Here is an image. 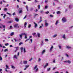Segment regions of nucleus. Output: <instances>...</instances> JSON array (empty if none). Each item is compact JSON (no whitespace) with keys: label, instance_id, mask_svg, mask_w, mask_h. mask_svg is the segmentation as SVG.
Segmentation results:
<instances>
[{"label":"nucleus","instance_id":"55","mask_svg":"<svg viewBox=\"0 0 73 73\" xmlns=\"http://www.w3.org/2000/svg\"><path fill=\"white\" fill-rule=\"evenodd\" d=\"M34 51H35V50H36V47H35L34 48Z\"/></svg>","mask_w":73,"mask_h":73},{"label":"nucleus","instance_id":"8","mask_svg":"<svg viewBox=\"0 0 73 73\" xmlns=\"http://www.w3.org/2000/svg\"><path fill=\"white\" fill-rule=\"evenodd\" d=\"M33 23L35 25V28H36V27H37V23H36L35 22H33Z\"/></svg>","mask_w":73,"mask_h":73},{"label":"nucleus","instance_id":"24","mask_svg":"<svg viewBox=\"0 0 73 73\" xmlns=\"http://www.w3.org/2000/svg\"><path fill=\"white\" fill-rule=\"evenodd\" d=\"M25 67L26 68H28L29 66V65H27L25 66Z\"/></svg>","mask_w":73,"mask_h":73},{"label":"nucleus","instance_id":"18","mask_svg":"<svg viewBox=\"0 0 73 73\" xmlns=\"http://www.w3.org/2000/svg\"><path fill=\"white\" fill-rule=\"evenodd\" d=\"M12 21H9L7 22V23H8L9 24H11L12 23Z\"/></svg>","mask_w":73,"mask_h":73},{"label":"nucleus","instance_id":"39","mask_svg":"<svg viewBox=\"0 0 73 73\" xmlns=\"http://www.w3.org/2000/svg\"><path fill=\"white\" fill-rule=\"evenodd\" d=\"M4 11H7V8H4Z\"/></svg>","mask_w":73,"mask_h":73},{"label":"nucleus","instance_id":"44","mask_svg":"<svg viewBox=\"0 0 73 73\" xmlns=\"http://www.w3.org/2000/svg\"><path fill=\"white\" fill-rule=\"evenodd\" d=\"M31 27V25H29L28 26V28H29Z\"/></svg>","mask_w":73,"mask_h":73},{"label":"nucleus","instance_id":"34","mask_svg":"<svg viewBox=\"0 0 73 73\" xmlns=\"http://www.w3.org/2000/svg\"><path fill=\"white\" fill-rule=\"evenodd\" d=\"M26 8L27 11H28V7L27 5L26 6Z\"/></svg>","mask_w":73,"mask_h":73},{"label":"nucleus","instance_id":"61","mask_svg":"<svg viewBox=\"0 0 73 73\" xmlns=\"http://www.w3.org/2000/svg\"><path fill=\"white\" fill-rule=\"evenodd\" d=\"M2 47L3 48H6V47H5V46H3Z\"/></svg>","mask_w":73,"mask_h":73},{"label":"nucleus","instance_id":"46","mask_svg":"<svg viewBox=\"0 0 73 73\" xmlns=\"http://www.w3.org/2000/svg\"><path fill=\"white\" fill-rule=\"evenodd\" d=\"M13 16H15V15H16V13H13Z\"/></svg>","mask_w":73,"mask_h":73},{"label":"nucleus","instance_id":"15","mask_svg":"<svg viewBox=\"0 0 73 73\" xmlns=\"http://www.w3.org/2000/svg\"><path fill=\"white\" fill-rule=\"evenodd\" d=\"M15 21H17V22H18V21H19V19H18V18H15Z\"/></svg>","mask_w":73,"mask_h":73},{"label":"nucleus","instance_id":"58","mask_svg":"<svg viewBox=\"0 0 73 73\" xmlns=\"http://www.w3.org/2000/svg\"><path fill=\"white\" fill-rule=\"evenodd\" d=\"M26 17H27V15H26L23 18V19H25V18H26Z\"/></svg>","mask_w":73,"mask_h":73},{"label":"nucleus","instance_id":"56","mask_svg":"<svg viewBox=\"0 0 73 73\" xmlns=\"http://www.w3.org/2000/svg\"><path fill=\"white\" fill-rule=\"evenodd\" d=\"M33 60V58H31V59L29 60V61H32Z\"/></svg>","mask_w":73,"mask_h":73},{"label":"nucleus","instance_id":"43","mask_svg":"<svg viewBox=\"0 0 73 73\" xmlns=\"http://www.w3.org/2000/svg\"><path fill=\"white\" fill-rule=\"evenodd\" d=\"M38 9H40V5H38Z\"/></svg>","mask_w":73,"mask_h":73},{"label":"nucleus","instance_id":"60","mask_svg":"<svg viewBox=\"0 0 73 73\" xmlns=\"http://www.w3.org/2000/svg\"><path fill=\"white\" fill-rule=\"evenodd\" d=\"M11 28H12V26H11L10 27V29H11Z\"/></svg>","mask_w":73,"mask_h":73},{"label":"nucleus","instance_id":"31","mask_svg":"<svg viewBox=\"0 0 73 73\" xmlns=\"http://www.w3.org/2000/svg\"><path fill=\"white\" fill-rule=\"evenodd\" d=\"M17 50H18V49H17L16 50H15L14 51V53H16Z\"/></svg>","mask_w":73,"mask_h":73},{"label":"nucleus","instance_id":"11","mask_svg":"<svg viewBox=\"0 0 73 73\" xmlns=\"http://www.w3.org/2000/svg\"><path fill=\"white\" fill-rule=\"evenodd\" d=\"M57 36V34H55L53 36H52V37L53 38H55L56 37V36Z\"/></svg>","mask_w":73,"mask_h":73},{"label":"nucleus","instance_id":"37","mask_svg":"<svg viewBox=\"0 0 73 73\" xmlns=\"http://www.w3.org/2000/svg\"><path fill=\"white\" fill-rule=\"evenodd\" d=\"M58 47L59 48V49H61V46L60 45H59L58 46Z\"/></svg>","mask_w":73,"mask_h":73},{"label":"nucleus","instance_id":"51","mask_svg":"<svg viewBox=\"0 0 73 73\" xmlns=\"http://www.w3.org/2000/svg\"><path fill=\"white\" fill-rule=\"evenodd\" d=\"M29 40V39H27L25 41V42H27V41H28V40Z\"/></svg>","mask_w":73,"mask_h":73},{"label":"nucleus","instance_id":"40","mask_svg":"<svg viewBox=\"0 0 73 73\" xmlns=\"http://www.w3.org/2000/svg\"><path fill=\"white\" fill-rule=\"evenodd\" d=\"M5 46H8V45H9V44L7 43H6L5 44Z\"/></svg>","mask_w":73,"mask_h":73},{"label":"nucleus","instance_id":"32","mask_svg":"<svg viewBox=\"0 0 73 73\" xmlns=\"http://www.w3.org/2000/svg\"><path fill=\"white\" fill-rule=\"evenodd\" d=\"M22 35L23 36L24 35V36H27V34H26L24 33H22Z\"/></svg>","mask_w":73,"mask_h":73},{"label":"nucleus","instance_id":"13","mask_svg":"<svg viewBox=\"0 0 73 73\" xmlns=\"http://www.w3.org/2000/svg\"><path fill=\"white\" fill-rule=\"evenodd\" d=\"M44 45V41L43 40L42 41L41 43L40 44L41 46H42Z\"/></svg>","mask_w":73,"mask_h":73},{"label":"nucleus","instance_id":"25","mask_svg":"<svg viewBox=\"0 0 73 73\" xmlns=\"http://www.w3.org/2000/svg\"><path fill=\"white\" fill-rule=\"evenodd\" d=\"M23 51H24V53H25L26 52V50L25 49V48H24V50H23Z\"/></svg>","mask_w":73,"mask_h":73},{"label":"nucleus","instance_id":"6","mask_svg":"<svg viewBox=\"0 0 73 73\" xmlns=\"http://www.w3.org/2000/svg\"><path fill=\"white\" fill-rule=\"evenodd\" d=\"M63 38H64V40H66V37H65V35L64 34L62 36Z\"/></svg>","mask_w":73,"mask_h":73},{"label":"nucleus","instance_id":"30","mask_svg":"<svg viewBox=\"0 0 73 73\" xmlns=\"http://www.w3.org/2000/svg\"><path fill=\"white\" fill-rule=\"evenodd\" d=\"M11 68H12V69H15V67L13 65L11 66Z\"/></svg>","mask_w":73,"mask_h":73},{"label":"nucleus","instance_id":"23","mask_svg":"<svg viewBox=\"0 0 73 73\" xmlns=\"http://www.w3.org/2000/svg\"><path fill=\"white\" fill-rule=\"evenodd\" d=\"M7 15H9L10 16H11V15H12V14H11L8 12L7 13Z\"/></svg>","mask_w":73,"mask_h":73},{"label":"nucleus","instance_id":"28","mask_svg":"<svg viewBox=\"0 0 73 73\" xmlns=\"http://www.w3.org/2000/svg\"><path fill=\"white\" fill-rule=\"evenodd\" d=\"M58 21H57L56 22V23H55V25H57L58 24Z\"/></svg>","mask_w":73,"mask_h":73},{"label":"nucleus","instance_id":"64","mask_svg":"<svg viewBox=\"0 0 73 73\" xmlns=\"http://www.w3.org/2000/svg\"><path fill=\"white\" fill-rule=\"evenodd\" d=\"M19 56V52H18L17 53V56Z\"/></svg>","mask_w":73,"mask_h":73},{"label":"nucleus","instance_id":"5","mask_svg":"<svg viewBox=\"0 0 73 73\" xmlns=\"http://www.w3.org/2000/svg\"><path fill=\"white\" fill-rule=\"evenodd\" d=\"M53 46H52L50 48L49 51L50 52H52V50L53 49Z\"/></svg>","mask_w":73,"mask_h":73},{"label":"nucleus","instance_id":"48","mask_svg":"<svg viewBox=\"0 0 73 73\" xmlns=\"http://www.w3.org/2000/svg\"><path fill=\"white\" fill-rule=\"evenodd\" d=\"M66 56L67 57H68V58L69 57V55H68V54H66Z\"/></svg>","mask_w":73,"mask_h":73},{"label":"nucleus","instance_id":"9","mask_svg":"<svg viewBox=\"0 0 73 73\" xmlns=\"http://www.w3.org/2000/svg\"><path fill=\"white\" fill-rule=\"evenodd\" d=\"M48 23H44V25H45V27H47L48 26Z\"/></svg>","mask_w":73,"mask_h":73},{"label":"nucleus","instance_id":"29","mask_svg":"<svg viewBox=\"0 0 73 73\" xmlns=\"http://www.w3.org/2000/svg\"><path fill=\"white\" fill-rule=\"evenodd\" d=\"M50 70V68H47V71H49Z\"/></svg>","mask_w":73,"mask_h":73},{"label":"nucleus","instance_id":"7","mask_svg":"<svg viewBox=\"0 0 73 73\" xmlns=\"http://www.w3.org/2000/svg\"><path fill=\"white\" fill-rule=\"evenodd\" d=\"M13 58L14 59L15 58L16 59H17V58H18V57H17V55H15L14 56Z\"/></svg>","mask_w":73,"mask_h":73},{"label":"nucleus","instance_id":"21","mask_svg":"<svg viewBox=\"0 0 73 73\" xmlns=\"http://www.w3.org/2000/svg\"><path fill=\"white\" fill-rule=\"evenodd\" d=\"M67 63L68 64H70L71 63V61L69 60H68L67 61Z\"/></svg>","mask_w":73,"mask_h":73},{"label":"nucleus","instance_id":"63","mask_svg":"<svg viewBox=\"0 0 73 73\" xmlns=\"http://www.w3.org/2000/svg\"><path fill=\"white\" fill-rule=\"evenodd\" d=\"M63 62H66V63H67V61H64Z\"/></svg>","mask_w":73,"mask_h":73},{"label":"nucleus","instance_id":"20","mask_svg":"<svg viewBox=\"0 0 73 73\" xmlns=\"http://www.w3.org/2000/svg\"><path fill=\"white\" fill-rule=\"evenodd\" d=\"M27 25V22H25L24 24L25 28H26V25Z\"/></svg>","mask_w":73,"mask_h":73},{"label":"nucleus","instance_id":"26","mask_svg":"<svg viewBox=\"0 0 73 73\" xmlns=\"http://www.w3.org/2000/svg\"><path fill=\"white\" fill-rule=\"evenodd\" d=\"M0 25H2V26H3V28H5V25H3V24H0Z\"/></svg>","mask_w":73,"mask_h":73},{"label":"nucleus","instance_id":"27","mask_svg":"<svg viewBox=\"0 0 73 73\" xmlns=\"http://www.w3.org/2000/svg\"><path fill=\"white\" fill-rule=\"evenodd\" d=\"M61 13V12L60 11H58L57 12V14H60Z\"/></svg>","mask_w":73,"mask_h":73},{"label":"nucleus","instance_id":"33","mask_svg":"<svg viewBox=\"0 0 73 73\" xmlns=\"http://www.w3.org/2000/svg\"><path fill=\"white\" fill-rule=\"evenodd\" d=\"M14 34V33H13V32L11 33L10 34V35L11 36H13V35Z\"/></svg>","mask_w":73,"mask_h":73},{"label":"nucleus","instance_id":"22","mask_svg":"<svg viewBox=\"0 0 73 73\" xmlns=\"http://www.w3.org/2000/svg\"><path fill=\"white\" fill-rule=\"evenodd\" d=\"M37 35L38 37H40V33H37Z\"/></svg>","mask_w":73,"mask_h":73},{"label":"nucleus","instance_id":"57","mask_svg":"<svg viewBox=\"0 0 73 73\" xmlns=\"http://www.w3.org/2000/svg\"><path fill=\"white\" fill-rule=\"evenodd\" d=\"M38 11V10L37 9H36V10H35V12H37Z\"/></svg>","mask_w":73,"mask_h":73},{"label":"nucleus","instance_id":"50","mask_svg":"<svg viewBox=\"0 0 73 73\" xmlns=\"http://www.w3.org/2000/svg\"><path fill=\"white\" fill-rule=\"evenodd\" d=\"M49 11H47V12H45V13H46V14H48V13H49Z\"/></svg>","mask_w":73,"mask_h":73},{"label":"nucleus","instance_id":"12","mask_svg":"<svg viewBox=\"0 0 73 73\" xmlns=\"http://www.w3.org/2000/svg\"><path fill=\"white\" fill-rule=\"evenodd\" d=\"M28 63V61H23V63L24 64H27Z\"/></svg>","mask_w":73,"mask_h":73},{"label":"nucleus","instance_id":"1","mask_svg":"<svg viewBox=\"0 0 73 73\" xmlns=\"http://www.w3.org/2000/svg\"><path fill=\"white\" fill-rule=\"evenodd\" d=\"M62 23H65L67 21L65 17H63L62 19Z\"/></svg>","mask_w":73,"mask_h":73},{"label":"nucleus","instance_id":"41","mask_svg":"<svg viewBox=\"0 0 73 73\" xmlns=\"http://www.w3.org/2000/svg\"><path fill=\"white\" fill-rule=\"evenodd\" d=\"M72 28H73V26H72L70 27H69V29H72Z\"/></svg>","mask_w":73,"mask_h":73},{"label":"nucleus","instance_id":"14","mask_svg":"<svg viewBox=\"0 0 73 73\" xmlns=\"http://www.w3.org/2000/svg\"><path fill=\"white\" fill-rule=\"evenodd\" d=\"M48 63H46V65L44 66V68H46V67L48 66Z\"/></svg>","mask_w":73,"mask_h":73},{"label":"nucleus","instance_id":"47","mask_svg":"<svg viewBox=\"0 0 73 73\" xmlns=\"http://www.w3.org/2000/svg\"><path fill=\"white\" fill-rule=\"evenodd\" d=\"M21 44H23L22 42H21L19 44V45H21Z\"/></svg>","mask_w":73,"mask_h":73},{"label":"nucleus","instance_id":"38","mask_svg":"<svg viewBox=\"0 0 73 73\" xmlns=\"http://www.w3.org/2000/svg\"><path fill=\"white\" fill-rule=\"evenodd\" d=\"M5 52H7V51H8V48H7L4 50Z\"/></svg>","mask_w":73,"mask_h":73},{"label":"nucleus","instance_id":"4","mask_svg":"<svg viewBox=\"0 0 73 73\" xmlns=\"http://www.w3.org/2000/svg\"><path fill=\"white\" fill-rule=\"evenodd\" d=\"M23 9L22 8H20L19 9V13H22L23 12Z\"/></svg>","mask_w":73,"mask_h":73},{"label":"nucleus","instance_id":"53","mask_svg":"<svg viewBox=\"0 0 73 73\" xmlns=\"http://www.w3.org/2000/svg\"><path fill=\"white\" fill-rule=\"evenodd\" d=\"M47 22H48V21H47V20H45V23H47Z\"/></svg>","mask_w":73,"mask_h":73},{"label":"nucleus","instance_id":"3","mask_svg":"<svg viewBox=\"0 0 73 73\" xmlns=\"http://www.w3.org/2000/svg\"><path fill=\"white\" fill-rule=\"evenodd\" d=\"M18 25L19 24H16L14 25V28H20V27L18 26Z\"/></svg>","mask_w":73,"mask_h":73},{"label":"nucleus","instance_id":"59","mask_svg":"<svg viewBox=\"0 0 73 73\" xmlns=\"http://www.w3.org/2000/svg\"><path fill=\"white\" fill-rule=\"evenodd\" d=\"M48 8V6H46L45 7V9H46L47 8Z\"/></svg>","mask_w":73,"mask_h":73},{"label":"nucleus","instance_id":"10","mask_svg":"<svg viewBox=\"0 0 73 73\" xmlns=\"http://www.w3.org/2000/svg\"><path fill=\"white\" fill-rule=\"evenodd\" d=\"M45 52V50H44L41 52L42 54H44Z\"/></svg>","mask_w":73,"mask_h":73},{"label":"nucleus","instance_id":"36","mask_svg":"<svg viewBox=\"0 0 73 73\" xmlns=\"http://www.w3.org/2000/svg\"><path fill=\"white\" fill-rule=\"evenodd\" d=\"M3 60V58H2V57L1 56H0V61H2Z\"/></svg>","mask_w":73,"mask_h":73},{"label":"nucleus","instance_id":"62","mask_svg":"<svg viewBox=\"0 0 73 73\" xmlns=\"http://www.w3.org/2000/svg\"><path fill=\"white\" fill-rule=\"evenodd\" d=\"M25 38L26 39L27 38V35L25 36Z\"/></svg>","mask_w":73,"mask_h":73},{"label":"nucleus","instance_id":"49","mask_svg":"<svg viewBox=\"0 0 73 73\" xmlns=\"http://www.w3.org/2000/svg\"><path fill=\"white\" fill-rule=\"evenodd\" d=\"M53 62L54 63H56V61H55V60L54 59L53 61Z\"/></svg>","mask_w":73,"mask_h":73},{"label":"nucleus","instance_id":"16","mask_svg":"<svg viewBox=\"0 0 73 73\" xmlns=\"http://www.w3.org/2000/svg\"><path fill=\"white\" fill-rule=\"evenodd\" d=\"M19 37H20L21 39H22V37H23V35L22 34H21V35H19Z\"/></svg>","mask_w":73,"mask_h":73},{"label":"nucleus","instance_id":"17","mask_svg":"<svg viewBox=\"0 0 73 73\" xmlns=\"http://www.w3.org/2000/svg\"><path fill=\"white\" fill-rule=\"evenodd\" d=\"M66 48H67V49H71V47L69 46H66Z\"/></svg>","mask_w":73,"mask_h":73},{"label":"nucleus","instance_id":"52","mask_svg":"<svg viewBox=\"0 0 73 73\" xmlns=\"http://www.w3.org/2000/svg\"><path fill=\"white\" fill-rule=\"evenodd\" d=\"M45 41H48V39L46 38L45 39Z\"/></svg>","mask_w":73,"mask_h":73},{"label":"nucleus","instance_id":"42","mask_svg":"<svg viewBox=\"0 0 73 73\" xmlns=\"http://www.w3.org/2000/svg\"><path fill=\"white\" fill-rule=\"evenodd\" d=\"M50 17H53V15H50Z\"/></svg>","mask_w":73,"mask_h":73},{"label":"nucleus","instance_id":"2","mask_svg":"<svg viewBox=\"0 0 73 73\" xmlns=\"http://www.w3.org/2000/svg\"><path fill=\"white\" fill-rule=\"evenodd\" d=\"M34 70L35 72L38 71V68H37V65H36L35 67H34Z\"/></svg>","mask_w":73,"mask_h":73},{"label":"nucleus","instance_id":"45","mask_svg":"<svg viewBox=\"0 0 73 73\" xmlns=\"http://www.w3.org/2000/svg\"><path fill=\"white\" fill-rule=\"evenodd\" d=\"M48 0H46L45 1V3H48Z\"/></svg>","mask_w":73,"mask_h":73},{"label":"nucleus","instance_id":"35","mask_svg":"<svg viewBox=\"0 0 73 73\" xmlns=\"http://www.w3.org/2000/svg\"><path fill=\"white\" fill-rule=\"evenodd\" d=\"M6 67L8 69H9V66L8 65H6Z\"/></svg>","mask_w":73,"mask_h":73},{"label":"nucleus","instance_id":"19","mask_svg":"<svg viewBox=\"0 0 73 73\" xmlns=\"http://www.w3.org/2000/svg\"><path fill=\"white\" fill-rule=\"evenodd\" d=\"M20 49L21 53H23V47H21V48Z\"/></svg>","mask_w":73,"mask_h":73},{"label":"nucleus","instance_id":"54","mask_svg":"<svg viewBox=\"0 0 73 73\" xmlns=\"http://www.w3.org/2000/svg\"><path fill=\"white\" fill-rule=\"evenodd\" d=\"M5 16H6V15L5 14L3 16V19H5Z\"/></svg>","mask_w":73,"mask_h":73}]
</instances>
